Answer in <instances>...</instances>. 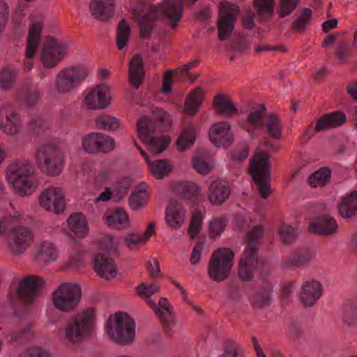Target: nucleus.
<instances>
[{"label": "nucleus", "instance_id": "obj_42", "mask_svg": "<svg viewBox=\"0 0 357 357\" xmlns=\"http://www.w3.org/2000/svg\"><path fill=\"white\" fill-rule=\"evenodd\" d=\"M9 183L12 184L15 191L21 196L31 195L36 188L34 181L30 176L20 178Z\"/></svg>", "mask_w": 357, "mask_h": 357}, {"label": "nucleus", "instance_id": "obj_2", "mask_svg": "<svg viewBox=\"0 0 357 357\" xmlns=\"http://www.w3.org/2000/svg\"><path fill=\"white\" fill-rule=\"evenodd\" d=\"M136 324L126 312H119L110 315L106 324V333L114 342L129 344L135 339Z\"/></svg>", "mask_w": 357, "mask_h": 357}, {"label": "nucleus", "instance_id": "obj_48", "mask_svg": "<svg viewBox=\"0 0 357 357\" xmlns=\"http://www.w3.org/2000/svg\"><path fill=\"white\" fill-rule=\"evenodd\" d=\"M155 313L160 320L164 330L169 333L175 324L173 308L165 310L157 308Z\"/></svg>", "mask_w": 357, "mask_h": 357}, {"label": "nucleus", "instance_id": "obj_50", "mask_svg": "<svg viewBox=\"0 0 357 357\" xmlns=\"http://www.w3.org/2000/svg\"><path fill=\"white\" fill-rule=\"evenodd\" d=\"M156 17H152L149 15H143L140 17L135 18L140 28V36L144 39L149 38L153 28V20Z\"/></svg>", "mask_w": 357, "mask_h": 357}, {"label": "nucleus", "instance_id": "obj_27", "mask_svg": "<svg viewBox=\"0 0 357 357\" xmlns=\"http://www.w3.org/2000/svg\"><path fill=\"white\" fill-rule=\"evenodd\" d=\"M204 93L201 86L193 89L187 96L183 112L187 116H193L199 112L204 101Z\"/></svg>", "mask_w": 357, "mask_h": 357}, {"label": "nucleus", "instance_id": "obj_38", "mask_svg": "<svg viewBox=\"0 0 357 357\" xmlns=\"http://www.w3.org/2000/svg\"><path fill=\"white\" fill-rule=\"evenodd\" d=\"M21 220V214L17 211L3 216L0 221V234L10 236L13 231L22 226Z\"/></svg>", "mask_w": 357, "mask_h": 357}, {"label": "nucleus", "instance_id": "obj_26", "mask_svg": "<svg viewBox=\"0 0 357 357\" xmlns=\"http://www.w3.org/2000/svg\"><path fill=\"white\" fill-rule=\"evenodd\" d=\"M144 79V67L142 58L135 54L130 61L128 67V81L135 89H138Z\"/></svg>", "mask_w": 357, "mask_h": 357}, {"label": "nucleus", "instance_id": "obj_17", "mask_svg": "<svg viewBox=\"0 0 357 357\" xmlns=\"http://www.w3.org/2000/svg\"><path fill=\"white\" fill-rule=\"evenodd\" d=\"M208 135L211 141L216 146H228L234 141L231 124L228 121H220L213 124L208 131Z\"/></svg>", "mask_w": 357, "mask_h": 357}, {"label": "nucleus", "instance_id": "obj_6", "mask_svg": "<svg viewBox=\"0 0 357 357\" xmlns=\"http://www.w3.org/2000/svg\"><path fill=\"white\" fill-rule=\"evenodd\" d=\"M88 70L80 66H70L60 70L54 81V90L58 94H69L85 80Z\"/></svg>", "mask_w": 357, "mask_h": 357}, {"label": "nucleus", "instance_id": "obj_58", "mask_svg": "<svg viewBox=\"0 0 357 357\" xmlns=\"http://www.w3.org/2000/svg\"><path fill=\"white\" fill-rule=\"evenodd\" d=\"M98 132H93L84 137L82 146L85 151L89 153L98 152Z\"/></svg>", "mask_w": 357, "mask_h": 357}, {"label": "nucleus", "instance_id": "obj_47", "mask_svg": "<svg viewBox=\"0 0 357 357\" xmlns=\"http://www.w3.org/2000/svg\"><path fill=\"white\" fill-rule=\"evenodd\" d=\"M312 10L310 8H303L300 15L292 23L291 29L296 32L302 33L305 31L306 25L312 19Z\"/></svg>", "mask_w": 357, "mask_h": 357}, {"label": "nucleus", "instance_id": "obj_35", "mask_svg": "<svg viewBox=\"0 0 357 357\" xmlns=\"http://www.w3.org/2000/svg\"><path fill=\"white\" fill-rule=\"evenodd\" d=\"M253 6L260 20L268 22L273 17L275 0H254Z\"/></svg>", "mask_w": 357, "mask_h": 357}, {"label": "nucleus", "instance_id": "obj_9", "mask_svg": "<svg viewBox=\"0 0 357 357\" xmlns=\"http://www.w3.org/2000/svg\"><path fill=\"white\" fill-rule=\"evenodd\" d=\"M137 131L142 142L148 146L149 151L153 155L162 153L170 142V138L167 136H149L150 133L155 131V128L148 116H143L137 121Z\"/></svg>", "mask_w": 357, "mask_h": 357}, {"label": "nucleus", "instance_id": "obj_36", "mask_svg": "<svg viewBox=\"0 0 357 357\" xmlns=\"http://www.w3.org/2000/svg\"><path fill=\"white\" fill-rule=\"evenodd\" d=\"M35 257L39 262L52 261L56 259L58 251L52 243L44 241L38 245Z\"/></svg>", "mask_w": 357, "mask_h": 357}, {"label": "nucleus", "instance_id": "obj_33", "mask_svg": "<svg viewBox=\"0 0 357 357\" xmlns=\"http://www.w3.org/2000/svg\"><path fill=\"white\" fill-rule=\"evenodd\" d=\"M104 219L109 226L114 229H125L130 226L128 216L121 208L107 212L104 215Z\"/></svg>", "mask_w": 357, "mask_h": 357}, {"label": "nucleus", "instance_id": "obj_15", "mask_svg": "<svg viewBox=\"0 0 357 357\" xmlns=\"http://www.w3.org/2000/svg\"><path fill=\"white\" fill-rule=\"evenodd\" d=\"M110 89L107 85H98L89 91L84 104L90 109H104L111 103Z\"/></svg>", "mask_w": 357, "mask_h": 357}, {"label": "nucleus", "instance_id": "obj_14", "mask_svg": "<svg viewBox=\"0 0 357 357\" xmlns=\"http://www.w3.org/2000/svg\"><path fill=\"white\" fill-rule=\"evenodd\" d=\"M39 203L45 210L54 213H62L66 207L63 194L57 188L44 190L39 197Z\"/></svg>", "mask_w": 357, "mask_h": 357}, {"label": "nucleus", "instance_id": "obj_7", "mask_svg": "<svg viewBox=\"0 0 357 357\" xmlns=\"http://www.w3.org/2000/svg\"><path fill=\"white\" fill-rule=\"evenodd\" d=\"M36 162L45 174L56 176L63 171L64 156L61 149L53 144L40 147L36 153Z\"/></svg>", "mask_w": 357, "mask_h": 357}, {"label": "nucleus", "instance_id": "obj_5", "mask_svg": "<svg viewBox=\"0 0 357 357\" xmlns=\"http://www.w3.org/2000/svg\"><path fill=\"white\" fill-rule=\"evenodd\" d=\"M81 298L80 286L70 282L61 284L52 294L54 306L63 312H70L75 310Z\"/></svg>", "mask_w": 357, "mask_h": 357}, {"label": "nucleus", "instance_id": "obj_21", "mask_svg": "<svg viewBox=\"0 0 357 357\" xmlns=\"http://www.w3.org/2000/svg\"><path fill=\"white\" fill-rule=\"evenodd\" d=\"M231 194L227 181L222 179L213 181L208 186V198L213 205L220 206L227 201Z\"/></svg>", "mask_w": 357, "mask_h": 357}, {"label": "nucleus", "instance_id": "obj_32", "mask_svg": "<svg viewBox=\"0 0 357 357\" xmlns=\"http://www.w3.org/2000/svg\"><path fill=\"white\" fill-rule=\"evenodd\" d=\"M340 215L350 219L357 215V191L342 197L337 206Z\"/></svg>", "mask_w": 357, "mask_h": 357}, {"label": "nucleus", "instance_id": "obj_45", "mask_svg": "<svg viewBox=\"0 0 357 357\" xmlns=\"http://www.w3.org/2000/svg\"><path fill=\"white\" fill-rule=\"evenodd\" d=\"M17 70L13 66H6L0 75V86L3 90H8L12 87L17 76Z\"/></svg>", "mask_w": 357, "mask_h": 357}, {"label": "nucleus", "instance_id": "obj_41", "mask_svg": "<svg viewBox=\"0 0 357 357\" xmlns=\"http://www.w3.org/2000/svg\"><path fill=\"white\" fill-rule=\"evenodd\" d=\"M331 176V169L328 167H322L309 177L308 182L313 188H323L330 182Z\"/></svg>", "mask_w": 357, "mask_h": 357}, {"label": "nucleus", "instance_id": "obj_28", "mask_svg": "<svg viewBox=\"0 0 357 357\" xmlns=\"http://www.w3.org/2000/svg\"><path fill=\"white\" fill-rule=\"evenodd\" d=\"M42 21L33 22L30 26L27 36L25 57L26 59L33 58L40 41Z\"/></svg>", "mask_w": 357, "mask_h": 357}, {"label": "nucleus", "instance_id": "obj_57", "mask_svg": "<svg viewBox=\"0 0 357 357\" xmlns=\"http://www.w3.org/2000/svg\"><path fill=\"white\" fill-rule=\"evenodd\" d=\"M98 152L109 153L115 146L114 138L105 134L98 132Z\"/></svg>", "mask_w": 357, "mask_h": 357}, {"label": "nucleus", "instance_id": "obj_13", "mask_svg": "<svg viewBox=\"0 0 357 357\" xmlns=\"http://www.w3.org/2000/svg\"><path fill=\"white\" fill-rule=\"evenodd\" d=\"M33 239L34 234L29 227H20L8 236V248L14 255H20L26 251Z\"/></svg>", "mask_w": 357, "mask_h": 357}, {"label": "nucleus", "instance_id": "obj_19", "mask_svg": "<svg viewBox=\"0 0 357 357\" xmlns=\"http://www.w3.org/2000/svg\"><path fill=\"white\" fill-rule=\"evenodd\" d=\"M44 283L43 278L36 275H29L22 279L17 289V296L24 303H31L36 298L40 286Z\"/></svg>", "mask_w": 357, "mask_h": 357}, {"label": "nucleus", "instance_id": "obj_31", "mask_svg": "<svg viewBox=\"0 0 357 357\" xmlns=\"http://www.w3.org/2000/svg\"><path fill=\"white\" fill-rule=\"evenodd\" d=\"M346 115L340 111H335L321 117L317 122L315 130L317 132L338 127L346 121Z\"/></svg>", "mask_w": 357, "mask_h": 357}, {"label": "nucleus", "instance_id": "obj_52", "mask_svg": "<svg viewBox=\"0 0 357 357\" xmlns=\"http://www.w3.org/2000/svg\"><path fill=\"white\" fill-rule=\"evenodd\" d=\"M300 0H280L277 12L280 18L289 16L297 7Z\"/></svg>", "mask_w": 357, "mask_h": 357}, {"label": "nucleus", "instance_id": "obj_39", "mask_svg": "<svg viewBox=\"0 0 357 357\" xmlns=\"http://www.w3.org/2000/svg\"><path fill=\"white\" fill-rule=\"evenodd\" d=\"M68 222L70 230L78 237H84L88 234L89 227L85 217L82 213L71 215Z\"/></svg>", "mask_w": 357, "mask_h": 357}, {"label": "nucleus", "instance_id": "obj_24", "mask_svg": "<svg viewBox=\"0 0 357 357\" xmlns=\"http://www.w3.org/2000/svg\"><path fill=\"white\" fill-rule=\"evenodd\" d=\"M89 8L96 20L107 21L114 15L115 0H91Z\"/></svg>", "mask_w": 357, "mask_h": 357}, {"label": "nucleus", "instance_id": "obj_25", "mask_svg": "<svg viewBox=\"0 0 357 357\" xmlns=\"http://www.w3.org/2000/svg\"><path fill=\"white\" fill-rule=\"evenodd\" d=\"M33 167L28 160L13 161L6 169V178L8 182L20 178L31 176Z\"/></svg>", "mask_w": 357, "mask_h": 357}, {"label": "nucleus", "instance_id": "obj_12", "mask_svg": "<svg viewBox=\"0 0 357 357\" xmlns=\"http://www.w3.org/2000/svg\"><path fill=\"white\" fill-rule=\"evenodd\" d=\"M261 261L257 246L248 245L244 250L238 263V273L244 281H250L257 271Z\"/></svg>", "mask_w": 357, "mask_h": 357}, {"label": "nucleus", "instance_id": "obj_1", "mask_svg": "<svg viewBox=\"0 0 357 357\" xmlns=\"http://www.w3.org/2000/svg\"><path fill=\"white\" fill-rule=\"evenodd\" d=\"M247 103L251 108L245 119L239 123L240 127L252 139L256 137L259 131L264 130L267 137L275 140L280 139L282 126L279 116L272 113L265 119L267 109L264 104L255 105L252 100H248Z\"/></svg>", "mask_w": 357, "mask_h": 357}, {"label": "nucleus", "instance_id": "obj_23", "mask_svg": "<svg viewBox=\"0 0 357 357\" xmlns=\"http://www.w3.org/2000/svg\"><path fill=\"white\" fill-rule=\"evenodd\" d=\"M322 286L319 281L311 280L303 282L300 294L301 299L306 307H311L320 298Z\"/></svg>", "mask_w": 357, "mask_h": 357}, {"label": "nucleus", "instance_id": "obj_63", "mask_svg": "<svg viewBox=\"0 0 357 357\" xmlns=\"http://www.w3.org/2000/svg\"><path fill=\"white\" fill-rule=\"evenodd\" d=\"M136 291L139 296L144 298L149 297L155 293L159 292L160 287L155 284L147 285L146 283L142 282L136 287Z\"/></svg>", "mask_w": 357, "mask_h": 357}, {"label": "nucleus", "instance_id": "obj_40", "mask_svg": "<svg viewBox=\"0 0 357 357\" xmlns=\"http://www.w3.org/2000/svg\"><path fill=\"white\" fill-rule=\"evenodd\" d=\"M196 134L193 125H188L181 132L176 141L177 149L184 151L191 146L195 141Z\"/></svg>", "mask_w": 357, "mask_h": 357}, {"label": "nucleus", "instance_id": "obj_59", "mask_svg": "<svg viewBox=\"0 0 357 357\" xmlns=\"http://www.w3.org/2000/svg\"><path fill=\"white\" fill-rule=\"evenodd\" d=\"M246 239L249 245L257 246L261 242L264 236V228L262 226H254L247 234Z\"/></svg>", "mask_w": 357, "mask_h": 357}, {"label": "nucleus", "instance_id": "obj_56", "mask_svg": "<svg viewBox=\"0 0 357 357\" xmlns=\"http://www.w3.org/2000/svg\"><path fill=\"white\" fill-rule=\"evenodd\" d=\"M178 192L188 199L195 198L199 195V188L194 183L182 182L178 184Z\"/></svg>", "mask_w": 357, "mask_h": 357}, {"label": "nucleus", "instance_id": "obj_29", "mask_svg": "<svg viewBox=\"0 0 357 357\" xmlns=\"http://www.w3.org/2000/svg\"><path fill=\"white\" fill-rule=\"evenodd\" d=\"M160 5L161 3L156 6H153L147 0H132L130 10L135 18L140 17L145 15L152 17H164V15L159 10Z\"/></svg>", "mask_w": 357, "mask_h": 357}, {"label": "nucleus", "instance_id": "obj_4", "mask_svg": "<svg viewBox=\"0 0 357 357\" xmlns=\"http://www.w3.org/2000/svg\"><path fill=\"white\" fill-rule=\"evenodd\" d=\"M268 160L269 155L261 151L254 155L249 168V172L255 181L259 195L263 199H266L271 194Z\"/></svg>", "mask_w": 357, "mask_h": 357}, {"label": "nucleus", "instance_id": "obj_43", "mask_svg": "<svg viewBox=\"0 0 357 357\" xmlns=\"http://www.w3.org/2000/svg\"><path fill=\"white\" fill-rule=\"evenodd\" d=\"M150 172L158 179L167 176L172 171V165L167 160H156L149 164Z\"/></svg>", "mask_w": 357, "mask_h": 357}, {"label": "nucleus", "instance_id": "obj_62", "mask_svg": "<svg viewBox=\"0 0 357 357\" xmlns=\"http://www.w3.org/2000/svg\"><path fill=\"white\" fill-rule=\"evenodd\" d=\"M270 291L268 289L258 292L255 298L253 306L256 308H264L271 304Z\"/></svg>", "mask_w": 357, "mask_h": 357}, {"label": "nucleus", "instance_id": "obj_51", "mask_svg": "<svg viewBox=\"0 0 357 357\" xmlns=\"http://www.w3.org/2000/svg\"><path fill=\"white\" fill-rule=\"evenodd\" d=\"M152 114L154 121L160 124L161 131H166L171 127L172 118L169 113L157 108L153 111Z\"/></svg>", "mask_w": 357, "mask_h": 357}, {"label": "nucleus", "instance_id": "obj_20", "mask_svg": "<svg viewBox=\"0 0 357 357\" xmlns=\"http://www.w3.org/2000/svg\"><path fill=\"white\" fill-rule=\"evenodd\" d=\"M93 268L96 273L105 280L115 278L118 269L112 258L103 253L96 254L93 260Z\"/></svg>", "mask_w": 357, "mask_h": 357}, {"label": "nucleus", "instance_id": "obj_49", "mask_svg": "<svg viewBox=\"0 0 357 357\" xmlns=\"http://www.w3.org/2000/svg\"><path fill=\"white\" fill-rule=\"evenodd\" d=\"M149 196L146 190H139L134 192L129 198V205L133 210L143 208L147 203Z\"/></svg>", "mask_w": 357, "mask_h": 357}, {"label": "nucleus", "instance_id": "obj_55", "mask_svg": "<svg viewBox=\"0 0 357 357\" xmlns=\"http://www.w3.org/2000/svg\"><path fill=\"white\" fill-rule=\"evenodd\" d=\"M178 192L188 199L195 198L199 195V188L194 183L182 182L178 184Z\"/></svg>", "mask_w": 357, "mask_h": 357}, {"label": "nucleus", "instance_id": "obj_54", "mask_svg": "<svg viewBox=\"0 0 357 357\" xmlns=\"http://www.w3.org/2000/svg\"><path fill=\"white\" fill-rule=\"evenodd\" d=\"M227 225V220L224 217H217L209 223V234L211 237H215L222 234Z\"/></svg>", "mask_w": 357, "mask_h": 357}, {"label": "nucleus", "instance_id": "obj_11", "mask_svg": "<svg viewBox=\"0 0 357 357\" xmlns=\"http://www.w3.org/2000/svg\"><path fill=\"white\" fill-rule=\"evenodd\" d=\"M68 45L64 41L53 38H47L43 43L41 61L45 68L56 66L68 52Z\"/></svg>", "mask_w": 357, "mask_h": 357}, {"label": "nucleus", "instance_id": "obj_60", "mask_svg": "<svg viewBox=\"0 0 357 357\" xmlns=\"http://www.w3.org/2000/svg\"><path fill=\"white\" fill-rule=\"evenodd\" d=\"M202 225V216L199 212L194 213L190 222L188 234L194 238L199 232Z\"/></svg>", "mask_w": 357, "mask_h": 357}, {"label": "nucleus", "instance_id": "obj_8", "mask_svg": "<svg viewBox=\"0 0 357 357\" xmlns=\"http://www.w3.org/2000/svg\"><path fill=\"white\" fill-rule=\"evenodd\" d=\"M234 254L230 248H218L209 261L208 273L209 278L220 282L228 278L234 264Z\"/></svg>", "mask_w": 357, "mask_h": 357}, {"label": "nucleus", "instance_id": "obj_22", "mask_svg": "<svg viewBox=\"0 0 357 357\" xmlns=\"http://www.w3.org/2000/svg\"><path fill=\"white\" fill-rule=\"evenodd\" d=\"M309 229L319 235L332 236L337 233L338 225L333 217L323 215L312 222L309 225Z\"/></svg>", "mask_w": 357, "mask_h": 357}, {"label": "nucleus", "instance_id": "obj_18", "mask_svg": "<svg viewBox=\"0 0 357 357\" xmlns=\"http://www.w3.org/2000/svg\"><path fill=\"white\" fill-rule=\"evenodd\" d=\"M0 128L4 133L9 135L19 133L21 119L10 107L3 106L0 108Z\"/></svg>", "mask_w": 357, "mask_h": 357}, {"label": "nucleus", "instance_id": "obj_10", "mask_svg": "<svg viewBox=\"0 0 357 357\" xmlns=\"http://www.w3.org/2000/svg\"><path fill=\"white\" fill-rule=\"evenodd\" d=\"M239 13L238 6L234 3L227 1L220 3V12L217 22L218 36L220 40H226L229 38L234 31Z\"/></svg>", "mask_w": 357, "mask_h": 357}, {"label": "nucleus", "instance_id": "obj_34", "mask_svg": "<svg viewBox=\"0 0 357 357\" xmlns=\"http://www.w3.org/2000/svg\"><path fill=\"white\" fill-rule=\"evenodd\" d=\"M213 107L218 114L232 116L238 113L236 105L232 102L231 98L225 94H217L214 97Z\"/></svg>", "mask_w": 357, "mask_h": 357}, {"label": "nucleus", "instance_id": "obj_30", "mask_svg": "<svg viewBox=\"0 0 357 357\" xmlns=\"http://www.w3.org/2000/svg\"><path fill=\"white\" fill-rule=\"evenodd\" d=\"M185 212L176 201H171L166 209L165 220L169 227L178 229L183 224Z\"/></svg>", "mask_w": 357, "mask_h": 357}, {"label": "nucleus", "instance_id": "obj_53", "mask_svg": "<svg viewBox=\"0 0 357 357\" xmlns=\"http://www.w3.org/2000/svg\"><path fill=\"white\" fill-rule=\"evenodd\" d=\"M298 232L290 225H282L279 229L280 238L283 243L291 244L294 243Z\"/></svg>", "mask_w": 357, "mask_h": 357}, {"label": "nucleus", "instance_id": "obj_44", "mask_svg": "<svg viewBox=\"0 0 357 357\" xmlns=\"http://www.w3.org/2000/svg\"><path fill=\"white\" fill-rule=\"evenodd\" d=\"M130 36V27L125 20H121L116 29V45L119 50L124 48Z\"/></svg>", "mask_w": 357, "mask_h": 357}, {"label": "nucleus", "instance_id": "obj_37", "mask_svg": "<svg viewBox=\"0 0 357 357\" xmlns=\"http://www.w3.org/2000/svg\"><path fill=\"white\" fill-rule=\"evenodd\" d=\"M312 258L308 251H299L289 255L282 263L286 268H296L307 264Z\"/></svg>", "mask_w": 357, "mask_h": 357}, {"label": "nucleus", "instance_id": "obj_3", "mask_svg": "<svg viewBox=\"0 0 357 357\" xmlns=\"http://www.w3.org/2000/svg\"><path fill=\"white\" fill-rule=\"evenodd\" d=\"M94 320V311L91 308L72 316L65 324L66 339L73 344L82 341L90 335Z\"/></svg>", "mask_w": 357, "mask_h": 357}, {"label": "nucleus", "instance_id": "obj_64", "mask_svg": "<svg viewBox=\"0 0 357 357\" xmlns=\"http://www.w3.org/2000/svg\"><path fill=\"white\" fill-rule=\"evenodd\" d=\"M204 249L205 244L204 242H196L190 259L192 265H196L200 261L202 253L204 251Z\"/></svg>", "mask_w": 357, "mask_h": 357}, {"label": "nucleus", "instance_id": "obj_46", "mask_svg": "<svg viewBox=\"0 0 357 357\" xmlns=\"http://www.w3.org/2000/svg\"><path fill=\"white\" fill-rule=\"evenodd\" d=\"M95 125L98 129L114 131L119 128L118 119L109 115H99L95 120Z\"/></svg>", "mask_w": 357, "mask_h": 357}, {"label": "nucleus", "instance_id": "obj_61", "mask_svg": "<svg viewBox=\"0 0 357 357\" xmlns=\"http://www.w3.org/2000/svg\"><path fill=\"white\" fill-rule=\"evenodd\" d=\"M223 349L227 355L232 357H239L243 355V350L241 345L234 340H227L223 344Z\"/></svg>", "mask_w": 357, "mask_h": 357}, {"label": "nucleus", "instance_id": "obj_16", "mask_svg": "<svg viewBox=\"0 0 357 357\" xmlns=\"http://www.w3.org/2000/svg\"><path fill=\"white\" fill-rule=\"evenodd\" d=\"M197 0H165L161 3L159 10L168 20L169 25L174 28L181 20L183 14V3L192 4Z\"/></svg>", "mask_w": 357, "mask_h": 357}]
</instances>
